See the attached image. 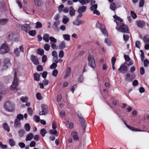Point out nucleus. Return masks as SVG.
Segmentation results:
<instances>
[{"label":"nucleus","instance_id":"obj_27","mask_svg":"<svg viewBox=\"0 0 149 149\" xmlns=\"http://www.w3.org/2000/svg\"><path fill=\"white\" fill-rule=\"evenodd\" d=\"M35 2L36 5L38 6H41L43 4L42 1L41 0H36Z\"/></svg>","mask_w":149,"mask_h":149},{"label":"nucleus","instance_id":"obj_4","mask_svg":"<svg viewBox=\"0 0 149 149\" xmlns=\"http://www.w3.org/2000/svg\"><path fill=\"white\" fill-rule=\"evenodd\" d=\"M9 51V49L7 45L5 43L3 44L0 49V54H5Z\"/></svg>","mask_w":149,"mask_h":149},{"label":"nucleus","instance_id":"obj_28","mask_svg":"<svg viewBox=\"0 0 149 149\" xmlns=\"http://www.w3.org/2000/svg\"><path fill=\"white\" fill-rule=\"evenodd\" d=\"M69 21V18L66 16H64L63 17V22L64 24H66Z\"/></svg>","mask_w":149,"mask_h":149},{"label":"nucleus","instance_id":"obj_17","mask_svg":"<svg viewBox=\"0 0 149 149\" xmlns=\"http://www.w3.org/2000/svg\"><path fill=\"white\" fill-rule=\"evenodd\" d=\"M75 10L72 6L70 8L69 14L70 16L72 17L74 16L75 13Z\"/></svg>","mask_w":149,"mask_h":149},{"label":"nucleus","instance_id":"obj_37","mask_svg":"<svg viewBox=\"0 0 149 149\" xmlns=\"http://www.w3.org/2000/svg\"><path fill=\"white\" fill-rule=\"evenodd\" d=\"M50 47V46L49 44H45L44 45L43 48L45 50L48 51L49 50Z\"/></svg>","mask_w":149,"mask_h":149},{"label":"nucleus","instance_id":"obj_5","mask_svg":"<svg viewBox=\"0 0 149 149\" xmlns=\"http://www.w3.org/2000/svg\"><path fill=\"white\" fill-rule=\"evenodd\" d=\"M18 82V79L17 77V73L16 72L14 74V81L13 83L11 85L10 89L12 90H13L15 89L16 87Z\"/></svg>","mask_w":149,"mask_h":149},{"label":"nucleus","instance_id":"obj_23","mask_svg":"<svg viewBox=\"0 0 149 149\" xmlns=\"http://www.w3.org/2000/svg\"><path fill=\"white\" fill-rule=\"evenodd\" d=\"M8 19H0V25H4L6 24L8 22Z\"/></svg>","mask_w":149,"mask_h":149},{"label":"nucleus","instance_id":"obj_26","mask_svg":"<svg viewBox=\"0 0 149 149\" xmlns=\"http://www.w3.org/2000/svg\"><path fill=\"white\" fill-rule=\"evenodd\" d=\"M65 47V43L64 41H62L58 46L59 49H63Z\"/></svg>","mask_w":149,"mask_h":149},{"label":"nucleus","instance_id":"obj_7","mask_svg":"<svg viewBox=\"0 0 149 149\" xmlns=\"http://www.w3.org/2000/svg\"><path fill=\"white\" fill-rule=\"evenodd\" d=\"M79 118V121L81 123L83 129V133L85 132V130L86 125V121L84 120V119L82 116H81L78 115Z\"/></svg>","mask_w":149,"mask_h":149},{"label":"nucleus","instance_id":"obj_8","mask_svg":"<svg viewBox=\"0 0 149 149\" xmlns=\"http://www.w3.org/2000/svg\"><path fill=\"white\" fill-rule=\"evenodd\" d=\"M97 27L99 28L102 33L104 35H106L107 31L105 28L104 26L97 22L96 24Z\"/></svg>","mask_w":149,"mask_h":149},{"label":"nucleus","instance_id":"obj_60","mask_svg":"<svg viewBox=\"0 0 149 149\" xmlns=\"http://www.w3.org/2000/svg\"><path fill=\"white\" fill-rule=\"evenodd\" d=\"M141 45V43L139 41H137L135 43V46L136 47L139 48V49L140 48Z\"/></svg>","mask_w":149,"mask_h":149},{"label":"nucleus","instance_id":"obj_45","mask_svg":"<svg viewBox=\"0 0 149 149\" xmlns=\"http://www.w3.org/2000/svg\"><path fill=\"white\" fill-rule=\"evenodd\" d=\"M29 35L30 36H34L36 34V32L35 30H32L29 31Z\"/></svg>","mask_w":149,"mask_h":149},{"label":"nucleus","instance_id":"obj_53","mask_svg":"<svg viewBox=\"0 0 149 149\" xmlns=\"http://www.w3.org/2000/svg\"><path fill=\"white\" fill-rule=\"evenodd\" d=\"M38 54L40 55H42L44 53V51L42 49H38Z\"/></svg>","mask_w":149,"mask_h":149},{"label":"nucleus","instance_id":"obj_36","mask_svg":"<svg viewBox=\"0 0 149 149\" xmlns=\"http://www.w3.org/2000/svg\"><path fill=\"white\" fill-rule=\"evenodd\" d=\"M49 39L50 41V43H56L57 42L56 39L53 36L50 37L49 38Z\"/></svg>","mask_w":149,"mask_h":149},{"label":"nucleus","instance_id":"obj_12","mask_svg":"<svg viewBox=\"0 0 149 149\" xmlns=\"http://www.w3.org/2000/svg\"><path fill=\"white\" fill-rule=\"evenodd\" d=\"M21 28L26 32H27L30 29L31 27L29 24H25L21 26Z\"/></svg>","mask_w":149,"mask_h":149},{"label":"nucleus","instance_id":"obj_11","mask_svg":"<svg viewBox=\"0 0 149 149\" xmlns=\"http://www.w3.org/2000/svg\"><path fill=\"white\" fill-rule=\"evenodd\" d=\"M31 59L32 62L35 65H38L39 64L38 59L37 57L34 55L31 56Z\"/></svg>","mask_w":149,"mask_h":149},{"label":"nucleus","instance_id":"obj_49","mask_svg":"<svg viewBox=\"0 0 149 149\" xmlns=\"http://www.w3.org/2000/svg\"><path fill=\"white\" fill-rule=\"evenodd\" d=\"M97 7V4H95L91 6L90 9L92 11H94L96 9Z\"/></svg>","mask_w":149,"mask_h":149},{"label":"nucleus","instance_id":"obj_58","mask_svg":"<svg viewBox=\"0 0 149 149\" xmlns=\"http://www.w3.org/2000/svg\"><path fill=\"white\" fill-rule=\"evenodd\" d=\"M62 96L60 94L58 95L57 96L56 101L57 102H60L62 99Z\"/></svg>","mask_w":149,"mask_h":149},{"label":"nucleus","instance_id":"obj_21","mask_svg":"<svg viewBox=\"0 0 149 149\" xmlns=\"http://www.w3.org/2000/svg\"><path fill=\"white\" fill-rule=\"evenodd\" d=\"M33 137V135L32 133H30L28 134L26 136L25 141H28L31 140Z\"/></svg>","mask_w":149,"mask_h":149},{"label":"nucleus","instance_id":"obj_40","mask_svg":"<svg viewBox=\"0 0 149 149\" xmlns=\"http://www.w3.org/2000/svg\"><path fill=\"white\" fill-rule=\"evenodd\" d=\"M64 8V6L63 5L61 4L58 7L59 12L61 13L63 12Z\"/></svg>","mask_w":149,"mask_h":149},{"label":"nucleus","instance_id":"obj_29","mask_svg":"<svg viewBox=\"0 0 149 149\" xmlns=\"http://www.w3.org/2000/svg\"><path fill=\"white\" fill-rule=\"evenodd\" d=\"M3 128L5 130L7 131L8 132H9L10 128L6 123H5L3 124Z\"/></svg>","mask_w":149,"mask_h":149},{"label":"nucleus","instance_id":"obj_50","mask_svg":"<svg viewBox=\"0 0 149 149\" xmlns=\"http://www.w3.org/2000/svg\"><path fill=\"white\" fill-rule=\"evenodd\" d=\"M55 43H50L52 48L53 49H58V47L55 44Z\"/></svg>","mask_w":149,"mask_h":149},{"label":"nucleus","instance_id":"obj_13","mask_svg":"<svg viewBox=\"0 0 149 149\" xmlns=\"http://www.w3.org/2000/svg\"><path fill=\"white\" fill-rule=\"evenodd\" d=\"M127 69V67L124 64L122 65L120 68L118 69L119 71L122 73H124L126 72Z\"/></svg>","mask_w":149,"mask_h":149},{"label":"nucleus","instance_id":"obj_39","mask_svg":"<svg viewBox=\"0 0 149 149\" xmlns=\"http://www.w3.org/2000/svg\"><path fill=\"white\" fill-rule=\"evenodd\" d=\"M40 133L42 137H44L46 133V131L45 129H42L40 131Z\"/></svg>","mask_w":149,"mask_h":149},{"label":"nucleus","instance_id":"obj_56","mask_svg":"<svg viewBox=\"0 0 149 149\" xmlns=\"http://www.w3.org/2000/svg\"><path fill=\"white\" fill-rule=\"evenodd\" d=\"M58 74V71L56 69H55L52 72V75L53 76L55 77L57 76Z\"/></svg>","mask_w":149,"mask_h":149},{"label":"nucleus","instance_id":"obj_2","mask_svg":"<svg viewBox=\"0 0 149 149\" xmlns=\"http://www.w3.org/2000/svg\"><path fill=\"white\" fill-rule=\"evenodd\" d=\"M24 118L23 115L22 114H18L16 117L15 121L14 123V124L15 127L20 128L21 126V125L20 123V120L23 119Z\"/></svg>","mask_w":149,"mask_h":149},{"label":"nucleus","instance_id":"obj_61","mask_svg":"<svg viewBox=\"0 0 149 149\" xmlns=\"http://www.w3.org/2000/svg\"><path fill=\"white\" fill-rule=\"evenodd\" d=\"M4 88L2 85L0 84V95L3 93V92L4 91Z\"/></svg>","mask_w":149,"mask_h":149},{"label":"nucleus","instance_id":"obj_59","mask_svg":"<svg viewBox=\"0 0 149 149\" xmlns=\"http://www.w3.org/2000/svg\"><path fill=\"white\" fill-rule=\"evenodd\" d=\"M36 144V142L34 141H32L30 142L29 146L31 147H33L35 146Z\"/></svg>","mask_w":149,"mask_h":149},{"label":"nucleus","instance_id":"obj_64","mask_svg":"<svg viewBox=\"0 0 149 149\" xmlns=\"http://www.w3.org/2000/svg\"><path fill=\"white\" fill-rule=\"evenodd\" d=\"M37 98L38 100H40L42 99V96L41 94L40 93H38L36 94Z\"/></svg>","mask_w":149,"mask_h":149},{"label":"nucleus","instance_id":"obj_55","mask_svg":"<svg viewBox=\"0 0 149 149\" xmlns=\"http://www.w3.org/2000/svg\"><path fill=\"white\" fill-rule=\"evenodd\" d=\"M140 52L141 53V61H143L144 59V53L142 50H141Z\"/></svg>","mask_w":149,"mask_h":149},{"label":"nucleus","instance_id":"obj_63","mask_svg":"<svg viewBox=\"0 0 149 149\" xmlns=\"http://www.w3.org/2000/svg\"><path fill=\"white\" fill-rule=\"evenodd\" d=\"M149 63V61L147 59H146L144 60L143 63L144 66L145 67H147Z\"/></svg>","mask_w":149,"mask_h":149},{"label":"nucleus","instance_id":"obj_24","mask_svg":"<svg viewBox=\"0 0 149 149\" xmlns=\"http://www.w3.org/2000/svg\"><path fill=\"white\" fill-rule=\"evenodd\" d=\"M73 24L77 26H79L82 24V20H79L78 19H76L75 21L73 22Z\"/></svg>","mask_w":149,"mask_h":149},{"label":"nucleus","instance_id":"obj_10","mask_svg":"<svg viewBox=\"0 0 149 149\" xmlns=\"http://www.w3.org/2000/svg\"><path fill=\"white\" fill-rule=\"evenodd\" d=\"M42 111L40 112V115H44L47 113V106L44 104H42L41 106Z\"/></svg>","mask_w":149,"mask_h":149},{"label":"nucleus","instance_id":"obj_19","mask_svg":"<svg viewBox=\"0 0 149 149\" xmlns=\"http://www.w3.org/2000/svg\"><path fill=\"white\" fill-rule=\"evenodd\" d=\"M113 17L115 19V20H114V22H116L117 25L118 24L117 21L120 22H122L123 21V20L122 19L116 15L113 16Z\"/></svg>","mask_w":149,"mask_h":149},{"label":"nucleus","instance_id":"obj_52","mask_svg":"<svg viewBox=\"0 0 149 149\" xmlns=\"http://www.w3.org/2000/svg\"><path fill=\"white\" fill-rule=\"evenodd\" d=\"M104 42L108 46H110L111 45V43L110 41L107 38H106L105 39Z\"/></svg>","mask_w":149,"mask_h":149},{"label":"nucleus","instance_id":"obj_9","mask_svg":"<svg viewBox=\"0 0 149 149\" xmlns=\"http://www.w3.org/2000/svg\"><path fill=\"white\" fill-rule=\"evenodd\" d=\"M11 65L10 59L9 58L5 59L3 62V68L6 69L10 68Z\"/></svg>","mask_w":149,"mask_h":149},{"label":"nucleus","instance_id":"obj_48","mask_svg":"<svg viewBox=\"0 0 149 149\" xmlns=\"http://www.w3.org/2000/svg\"><path fill=\"white\" fill-rule=\"evenodd\" d=\"M130 14L133 19H135L137 17V15L133 11H131L130 12Z\"/></svg>","mask_w":149,"mask_h":149},{"label":"nucleus","instance_id":"obj_47","mask_svg":"<svg viewBox=\"0 0 149 149\" xmlns=\"http://www.w3.org/2000/svg\"><path fill=\"white\" fill-rule=\"evenodd\" d=\"M128 126L129 127L128 128L130 130H132L133 131H142L140 130L139 129H138L136 128H135L134 127H131L130 126Z\"/></svg>","mask_w":149,"mask_h":149},{"label":"nucleus","instance_id":"obj_15","mask_svg":"<svg viewBox=\"0 0 149 149\" xmlns=\"http://www.w3.org/2000/svg\"><path fill=\"white\" fill-rule=\"evenodd\" d=\"M66 73L65 75L64 76V78L66 79L71 74V68L70 67H68L66 70Z\"/></svg>","mask_w":149,"mask_h":149},{"label":"nucleus","instance_id":"obj_35","mask_svg":"<svg viewBox=\"0 0 149 149\" xmlns=\"http://www.w3.org/2000/svg\"><path fill=\"white\" fill-rule=\"evenodd\" d=\"M34 77V79L37 81H39L40 80V77L39 75H38L37 73H36L33 75Z\"/></svg>","mask_w":149,"mask_h":149},{"label":"nucleus","instance_id":"obj_42","mask_svg":"<svg viewBox=\"0 0 149 149\" xmlns=\"http://www.w3.org/2000/svg\"><path fill=\"white\" fill-rule=\"evenodd\" d=\"M42 25L41 23L39 22H37L36 23V28L37 29L40 28L42 27Z\"/></svg>","mask_w":149,"mask_h":149},{"label":"nucleus","instance_id":"obj_14","mask_svg":"<svg viewBox=\"0 0 149 149\" xmlns=\"http://www.w3.org/2000/svg\"><path fill=\"white\" fill-rule=\"evenodd\" d=\"M132 75L130 74H126L125 79V81L127 83L132 81Z\"/></svg>","mask_w":149,"mask_h":149},{"label":"nucleus","instance_id":"obj_20","mask_svg":"<svg viewBox=\"0 0 149 149\" xmlns=\"http://www.w3.org/2000/svg\"><path fill=\"white\" fill-rule=\"evenodd\" d=\"M136 23L138 27L141 28H143L145 24L144 22L142 21H137Z\"/></svg>","mask_w":149,"mask_h":149},{"label":"nucleus","instance_id":"obj_41","mask_svg":"<svg viewBox=\"0 0 149 149\" xmlns=\"http://www.w3.org/2000/svg\"><path fill=\"white\" fill-rule=\"evenodd\" d=\"M143 40L146 43H149V36L146 35L143 38Z\"/></svg>","mask_w":149,"mask_h":149},{"label":"nucleus","instance_id":"obj_31","mask_svg":"<svg viewBox=\"0 0 149 149\" xmlns=\"http://www.w3.org/2000/svg\"><path fill=\"white\" fill-rule=\"evenodd\" d=\"M18 132L19 136L22 137L25 133V131L23 130H20L18 131Z\"/></svg>","mask_w":149,"mask_h":149},{"label":"nucleus","instance_id":"obj_22","mask_svg":"<svg viewBox=\"0 0 149 149\" xmlns=\"http://www.w3.org/2000/svg\"><path fill=\"white\" fill-rule=\"evenodd\" d=\"M49 37H50L49 36V34L47 33H46L44 34L43 37V39L46 42H48L49 40Z\"/></svg>","mask_w":149,"mask_h":149},{"label":"nucleus","instance_id":"obj_51","mask_svg":"<svg viewBox=\"0 0 149 149\" xmlns=\"http://www.w3.org/2000/svg\"><path fill=\"white\" fill-rule=\"evenodd\" d=\"M27 111L28 112L29 115L32 116L33 113V111L32 109L30 107H28L27 108Z\"/></svg>","mask_w":149,"mask_h":149},{"label":"nucleus","instance_id":"obj_1","mask_svg":"<svg viewBox=\"0 0 149 149\" xmlns=\"http://www.w3.org/2000/svg\"><path fill=\"white\" fill-rule=\"evenodd\" d=\"M3 107L6 111L12 112L15 111V105L12 102L8 101L4 103Z\"/></svg>","mask_w":149,"mask_h":149},{"label":"nucleus","instance_id":"obj_62","mask_svg":"<svg viewBox=\"0 0 149 149\" xmlns=\"http://www.w3.org/2000/svg\"><path fill=\"white\" fill-rule=\"evenodd\" d=\"M64 55V53L63 50L60 51L59 53V56L61 58H62L63 57Z\"/></svg>","mask_w":149,"mask_h":149},{"label":"nucleus","instance_id":"obj_33","mask_svg":"<svg viewBox=\"0 0 149 149\" xmlns=\"http://www.w3.org/2000/svg\"><path fill=\"white\" fill-rule=\"evenodd\" d=\"M78 1L82 5H84L88 3L90 0H78Z\"/></svg>","mask_w":149,"mask_h":149},{"label":"nucleus","instance_id":"obj_16","mask_svg":"<svg viewBox=\"0 0 149 149\" xmlns=\"http://www.w3.org/2000/svg\"><path fill=\"white\" fill-rule=\"evenodd\" d=\"M86 9V7L85 6H82L80 7L78 9V12L79 13H82L85 12Z\"/></svg>","mask_w":149,"mask_h":149},{"label":"nucleus","instance_id":"obj_18","mask_svg":"<svg viewBox=\"0 0 149 149\" xmlns=\"http://www.w3.org/2000/svg\"><path fill=\"white\" fill-rule=\"evenodd\" d=\"M71 134L74 140L78 141L79 140V138L78 136L77 133V132L73 131L71 133Z\"/></svg>","mask_w":149,"mask_h":149},{"label":"nucleus","instance_id":"obj_44","mask_svg":"<svg viewBox=\"0 0 149 149\" xmlns=\"http://www.w3.org/2000/svg\"><path fill=\"white\" fill-rule=\"evenodd\" d=\"M20 100L23 102H25L28 101V98L26 96L22 97L21 98Z\"/></svg>","mask_w":149,"mask_h":149},{"label":"nucleus","instance_id":"obj_25","mask_svg":"<svg viewBox=\"0 0 149 149\" xmlns=\"http://www.w3.org/2000/svg\"><path fill=\"white\" fill-rule=\"evenodd\" d=\"M49 133L50 134H54L56 136H57L58 135V133L57 132V131L54 130H50L49 131Z\"/></svg>","mask_w":149,"mask_h":149},{"label":"nucleus","instance_id":"obj_54","mask_svg":"<svg viewBox=\"0 0 149 149\" xmlns=\"http://www.w3.org/2000/svg\"><path fill=\"white\" fill-rule=\"evenodd\" d=\"M58 57L53 61V62L56 63H57L58 62L61 63L62 62L63 60L61 59L60 58L59 59V60H58Z\"/></svg>","mask_w":149,"mask_h":149},{"label":"nucleus","instance_id":"obj_43","mask_svg":"<svg viewBox=\"0 0 149 149\" xmlns=\"http://www.w3.org/2000/svg\"><path fill=\"white\" fill-rule=\"evenodd\" d=\"M63 37L65 40L67 41H69L70 40V36L68 34H64Z\"/></svg>","mask_w":149,"mask_h":149},{"label":"nucleus","instance_id":"obj_32","mask_svg":"<svg viewBox=\"0 0 149 149\" xmlns=\"http://www.w3.org/2000/svg\"><path fill=\"white\" fill-rule=\"evenodd\" d=\"M110 8L112 10L114 11L116 8V5L114 3L112 2L110 5Z\"/></svg>","mask_w":149,"mask_h":149},{"label":"nucleus","instance_id":"obj_57","mask_svg":"<svg viewBox=\"0 0 149 149\" xmlns=\"http://www.w3.org/2000/svg\"><path fill=\"white\" fill-rule=\"evenodd\" d=\"M57 66V63H53L50 66V68L51 69H55Z\"/></svg>","mask_w":149,"mask_h":149},{"label":"nucleus","instance_id":"obj_6","mask_svg":"<svg viewBox=\"0 0 149 149\" xmlns=\"http://www.w3.org/2000/svg\"><path fill=\"white\" fill-rule=\"evenodd\" d=\"M119 31L123 33H128V29L127 26L125 24L122 23L119 28Z\"/></svg>","mask_w":149,"mask_h":149},{"label":"nucleus","instance_id":"obj_38","mask_svg":"<svg viewBox=\"0 0 149 149\" xmlns=\"http://www.w3.org/2000/svg\"><path fill=\"white\" fill-rule=\"evenodd\" d=\"M52 55L54 57L53 58V61L58 58V55L57 52L55 51H53L52 52Z\"/></svg>","mask_w":149,"mask_h":149},{"label":"nucleus","instance_id":"obj_34","mask_svg":"<svg viewBox=\"0 0 149 149\" xmlns=\"http://www.w3.org/2000/svg\"><path fill=\"white\" fill-rule=\"evenodd\" d=\"M24 128L26 130L27 132H29L30 131L31 127L28 123H26L24 125Z\"/></svg>","mask_w":149,"mask_h":149},{"label":"nucleus","instance_id":"obj_46","mask_svg":"<svg viewBox=\"0 0 149 149\" xmlns=\"http://www.w3.org/2000/svg\"><path fill=\"white\" fill-rule=\"evenodd\" d=\"M9 144L11 146H13L15 145V143L14 140L12 139H10L9 140Z\"/></svg>","mask_w":149,"mask_h":149},{"label":"nucleus","instance_id":"obj_30","mask_svg":"<svg viewBox=\"0 0 149 149\" xmlns=\"http://www.w3.org/2000/svg\"><path fill=\"white\" fill-rule=\"evenodd\" d=\"M20 52L18 48H16L14 50V53L17 57H18L20 54Z\"/></svg>","mask_w":149,"mask_h":149},{"label":"nucleus","instance_id":"obj_3","mask_svg":"<svg viewBox=\"0 0 149 149\" xmlns=\"http://www.w3.org/2000/svg\"><path fill=\"white\" fill-rule=\"evenodd\" d=\"M88 65L92 68H95V67L96 64L94 56L91 55H89L88 57Z\"/></svg>","mask_w":149,"mask_h":149}]
</instances>
